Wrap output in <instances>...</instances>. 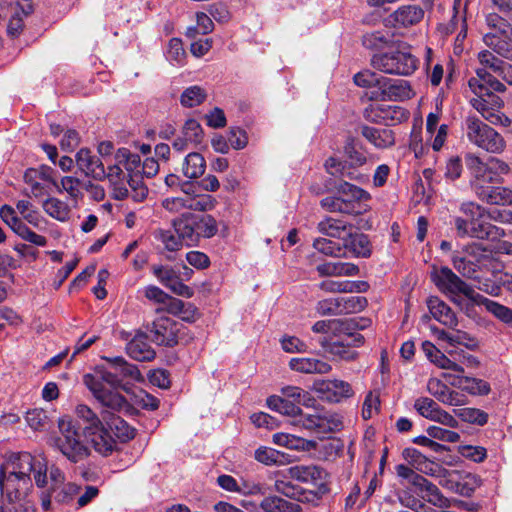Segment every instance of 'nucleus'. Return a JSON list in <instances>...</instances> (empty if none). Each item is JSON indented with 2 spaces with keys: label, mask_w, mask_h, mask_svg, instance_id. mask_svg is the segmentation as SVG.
I'll use <instances>...</instances> for the list:
<instances>
[{
  "label": "nucleus",
  "mask_w": 512,
  "mask_h": 512,
  "mask_svg": "<svg viewBox=\"0 0 512 512\" xmlns=\"http://www.w3.org/2000/svg\"><path fill=\"white\" fill-rule=\"evenodd\" d=\"M38 487L47 483V462L43 457L32 456L28 452L12 455L1 466L0 487L6 491L9 502L13 503L26 495L32 488L31 474Z\"/></svg>",
  "instance_id": "obj_1"
},
{
  "label": "nucleus",
  "mask_w": 512,
  "mask_h": 512,
  "mask_svg": "<svg viewBox=\"0 0 512 512\" xmlns=\"http://www.w3.org/2000/svg\"><path fill=\"white\" fill-rule=\"evenodd\" d=\"M104 423L86 436L93 449L107 457L118 450L120 443H126L135 437V429L116 414H102Z\"/></svg>",
  "instance_id": "obj_2"
},
{
  "label": "nucleus",
  "mask_w": 512,
  "mask_h": 512,
  "mask_svg": "<svg viewBox=\"0 0 512 512\" xmlns=\"http://www.w3.org/2000/svg\"><path fill=\"white\" fill-rule=\"evenodd\" d=\"M371 66L384 74L410 76L418 68L419 60L412 54L405 42H397L384 52L376 53L370 60Z\"/></svg>",
  "instance_id": "obj_3"
},
{
  "label": "nucleus",
  "mask_w": 512,
  "mask_h": 512,
  "mask_svg": "<svg viewBox=\"0 0 512 512\" xmlns=\"http://www.w3.org/2000/svg\"><path fill=\"white\" fill-rule=\"evenodd\" d=\"M345 160L330 157L325 161L327 173L341 179H350L359 183L364 182L366 176L357 169L367 163L366 152L361 143L353 138L347 139L344 148Z\"/></svg>",
  "instance_id": "obj_4"
},
{
  "label": "nucleus",
  "mask_w": 512,
  "mask_h": 512,
  "mask_svg": "<svg viewBox=\"0 0 512 512\" xmlns=\"http://www.w3.org/2000/svg\"><path fill=\"white\" fill-rule=\"evenodd\" d=\"M466 164L472 175L470 185L477 197L484 196L486 190L499 183L502 175L509 172L508 164L497 158L484 163L479 157L469 154L466 156Z\"/></svg>",
  "instance_id": "obj_5"
},
{
  "label": "nucleus",
  "mask_w": 512,
  "mask_h": 512,
  "mask_svg": "<svg viewBox=\"0 0 512 512\" xmlns=\"http://www.w3.org/2000/svg\"><path fill=\"white\" fill-rule=\"evenodd\" d=\"M59 435L53 440V447L71 463H79L90 456V448L85 443L80 427L69 418L58 421Z\"/></svg>",
  "instance_id": "obj_6"
},
{
  "label": "nucleus",
  "mask_w": 512,
  "mask_h": 512,
  "mask_svg": "<svg viewBox=\"0 0 512 512\" xmlns=\"http://www.w3.org/2000/svg\"><path fill=\"white\" fill-rule=\"evenodd\" d=\"M488 32L484 34L485 45L503 58L512 61V25L497 13L486 16Z\"/></svg>",
  "instance_id": "obj_7"
},
{
  "label": "nucleus",
  "mask_w": 512,
  "mask_h": 512,
  "mask_svg": "<svg viewBox=\"0 0 512 512\" xmlns=\"http://www.w3.org/2000/svg\"><path fill=\"white\" fill-rule=\"evenodd\" d=\"M465 134L470 143L489 153H502L506 147L503 136L475 115L466 117Z\"/></svg>",
  "instance_id": "obj_8"
},
{
  "label": "nucleus",
  "mask_w": 512,
  "mask_h": 512,
  "mask_svg": "<svg viewBox=\"0 0 512 512\" xmlns=\"http://www.w3.org/2000/svg\"><path fill=\"white\" fill-rule=\"evenodd\" d=\"M177 229L186 246H196L201 238L213 237L218 231V226L211 215L186 213L177 219Z\"/></svg>",
  "instance_id": "obj_9"
},
{
  "label": "nucleus",
  "mask_w": 512,
  "mask_h": 512,
  "mask_svg": "<svg viewBox=\"0 0 512 512\" xmlns=\"http://www.w3.org/2000/svg\"><path fill=\"white\" fill-rule=\"evenodd\" d=\"M292 424L300 426L312 433L325 437L343 428L342 417L323 407H314L311 413H302Z\"/></svg>",
  "instance_id": "obj_10"
},
{
  "label": "nucleus",
  "mask_w": 512,
  "mask_h": 512,
  "mask_svg": "<svg viewBox=\"0 0 512 512\" xmlns=\"http://www.w3.org/2000/svg\"><path fill=\"white\" fill-rule=\"evenodd\" d=\"M104 359L110 364L111 370L103 368L98 370L95 375H84L83 381L86 386L87 379L92 378L104 387L120 388L124 378L137 379L140 376L137 367L129 364L123 357H105Z\"/></svg>",
  "instance_id": "obj_11"
},
{
  "label": "nucleus",
  "mask_w": 512,
  "mask_h": 512,
  "mask_svg": "<svg viewBox=\"0 0 512 512\" xmlns=\"http://www.w3.org/2000/svg\"><path fill=\"white\" fill-rule=\"evenodd\" d=\"M340 337L342 338L337 341H322L321 346L324 351L331 356L333 361L351 362L356 360L359 354L353 348L364 344V336L350 330L348 333H342Z\"/></svg>",
  "instance_id": "obj_12"
},
{
  "label": "nucleus",
  "mask_w": 512,
  "mask_h": 512,
  "mask_svg": "<svg viewBox=\"0 0 512 512\" xmlns=\"http://www.w3.org/2000/svg\"><path fill=\"white\" fill-rule=\"evenodd\" d=\"M87 388L104 409L101 415L106 413L107 416H110L115 412H121L129 408V403L125 396L119 392V388L104 387L92 378L87 379Z\"/></svg>",
  "instance_id": "obj_13"
},
{
  "label": "nucleus",
  "mask_w": 512,
  "mask_h": 512,
  "mask_svg": "<svg viewBox=\"0 0 512 512\" xmlns=\"http://www.w3.org/2000/svg\"><path fill=\"white\" fill-rule=\"evenodd\" d=\"M431 279L440 291L449 293H462L466 298L476 300L479 294L466 282L461 280L450 268H433Z\"/></svg>",
  "instance_id": "obj_14"
},
{
  "label": "nucleus",
  "mask_w": 512,
  "mask_h": 512,
  "mask_svg": "<svg viewBox=\"0 0 512 512\" xmlns=\"http://www.w3.org/2000/svg\"><path fill=\"white\" fill-rule=\"evenodd\" d=\"M184 329L182 323L169 317H160L152 323L149 333L157 345L173 347L182 339Z\"/></svg>",
  "instance_id": "obj_15"
},
{
  "label": "nucleus",
  "mask_w": 512,
  "mask_h": 512,
  "mask_svg": "<svg viewBox=\"0 0 512 512\" xmlns=\"http://www.w3.org/2000/svg\"><path fill=\"white\" fill-rule=\"evenodd\" d=\"M485 250L478 244L466 245L462 252H456L452 257L454 268L466 278H477V271L483 258Z\"/></svg>",
  "instance_id": "obj_16"
},
{
  "label": "nucleus",
  "mask_w": 512,
  "mask_h": 512,
  "mask_svg": "<svg viewBox=\"0 0 512 512\" xmlns=\"http://www.w3.org/2000/svg\"><path fill=\"white\" fill-rule=\"evenodd\" d=\"M477 77H472L468 85L475 95H487L493 106H502V100L493 92H503L505 85L488 73L485 69L476 71Z\"/></svg>",
  "instance_id": "obj_17"
},
{
  "label": "nucleus",
  "mask_w": 512,
  "mask_h": 512,
  "mask_svg": "<svg viewBox=\"0 0 512 512\" xmlns=\"http://www.w3.org/2000/svg\"><path fill=\"white\" fill-rule=\"evenodd\" d=\"M414 409L424 418L438 422L450 428L459 426L458 420L443 410L435 400L429 397H419L414 402Z\"/></svg>",
  "instance_id": "obj_18"
},
{
  "label": "nucleus",
  "mask_w": 512,
  "mask_h": 512,
  "mask_svg": "<svg viewBox=\"0 0 512 512\" xmlns=\"http://www.w3.org/2000/svg\"><path fill=\"white\" fill-rule=\"evenodd\" d=\"M414 96V91L408 81L383 77L379 91L374 92L373 99L382 101H405Z\"/></svg>",
  "instance_id": "obj_19"
},
{
  "label": "nucleus",
  "mask_w": 512,
  "mask_h": 512,
  "mask_svg": "<svg viewBox=\"0 0 512 512\" xmlns=\"http://www.w3.org/2000/svg\"><path fill=\"white\" fill-rule=\"evenodd\" d=\"M284 475L301 483L322 485L328 473L317 465H295L284 470Z\"/></svg>",
  "instance_id": "obj_20"
},
{
  "label": "nucleus",
  "mask_w": 512,
  "mask_h": 512,
  "mask_svg": "<svg viewBox=\"0 0 512 512\" xmlns=\"http://www.w3.org/2000/svg\"><path fill=\"white\" fill-rule=\"evenodd\" d=\"M442 377L451 386L471 395H487L490 392L489 383L482 379L465 376L464 374H452V372H444Z\"/></svg>",
  "instance_id": "obj_21"
},
{
  "label": "nucleus",
  "mask_w": 512,
  "mask_h": 512,
  "mask_svg": "<svg viewBox=\"0 0 512 512\" xmlns=\"http://www.w3.org/2000/svg\"><path fill=\"white\" fill-rule=\"evenodd\" d=\"M163 207L171 212H181L184 209L194 211H205L212 207L210 196L191 197L181 196L167 198L163 201Z\"/></svg>",
  "instance_id": "obj_22"
},
{
  "label": "nucleus",
  "mask_w": 512,
  "mask_h": 512,
  "mask_svg": "<svg viewBox=\"0 0 512 512\" xmlns=\"http://www.w3.org/2000/svg\"><path fill=\"white\" fill-rule=\"evenodd\" d=\"M76 165L86 175L95 180L105 179V168L102 161L87 148L80 149L76 154Z\"/></svg>",
  "instance_id": "obj_23"
},
{
  "label": "nucleus",
  "mask_w": 512,
  "mask_h": 512,
  "mask_svg": "<svg viewBox=\"0 0 512 512\" xmlns=\"http://www.w3.org/2000/svg\"><path fill=\"white\" fill-rule=\"evenodd\" d=\"M342 247L344 257H346L347 252L355 257L362 258H368L372 253V246L368 236L355 231L353 227H351V230H349L344 238Z\"/></svg>",
  "instance_id": "obj_24"
},
{
  "label": "nucleus",
  "mask_w": 512,
  "mask_h": 512,
  "mask_svg": "<svg viewBox=\"0 0 512 512\" xmlns=\"http://www.w3.org/2000/svg\"><path fill=\"white\" fill-rule=\"evenodd\" d=\"M415 486L419 488L422 499L429 504L440 509L452 507V500L445 497L440 489L425 477H416Z\"/></svg>",
  "instance_id": "obj_25"
},
{
  "label": "nucleus",
  "mask_w": 512,
  "mask_h": 512,
  "mask_svg": "<svg viewBox=\"0 0 512 512\" xmlns=\"http://www.w3.org/2000/svg\"><path fill=\"white\" fill-rule=\"evenodd\" d=\"M424 17V10L418 5H404L390 14L395 27H409L418 24Z\"/></svg>",
  "instance_id": "obj_26"
},
{
  "label": "nucleus",
  "mask_w": 512,
  "mask_h": 512,
  "mask_svg": "<svg viewBox=\"0 0 512 512\" xmlns=\"http://www.w3.org/2000/svg\"><path fill=\"white\" fill-rule=\"evenodd\" d=\"M291 370L304 374H328L332 366L321 359L313 357H296L289 361Z\"/></svg>",
  "instance_id": "obj_27"
},
{
  "label": "nucleus",
  "mask_w": 512,
  "mask_h": 512,
  "mask_svg": "<svg viewBox=\"0 0 512 512\" xmlns=\"http://www.w3.org/2000/svg\"><path fill=\"white\" fill-rule=\"evenodd\" d=\"M336 189L340 198L344 199L345 202L349 201L348 203L353 209V214L361 213L360 203L370 198V194L367 191L347 181L340 182Z\"/></svg>",
  "instance_id": "obj_28"
},
{
  "label": "nucleus",
  "mask_w": 512,
  "mask_h": 512,
  "mask_svg": "<svg viewBox=\"0 0 512 512\" xmlns=\"http://www.w3.org/2000/svg\"><path fill=\"white\" fill-rule=\"evenodd\" d=\"M427 306L432 316L441 324L454 329L458 325V319L452 309L438 297H430Z\"/></svg>",
  "instance_id": "obj_29"
},
{
  "label": "nucleus",
  "mask_w": 512,
  "mask_h": 512,
  "mask_svg": "<svg viewBox=\"0 0 512 512\" xmlns=\"http://www.w3.org/2000/svg\"><path fill=\"white\" fill-rule=\"evenodd\" d=\"M361 134L378 149H387L395 144L394 132L388 128L363 126Z\"/></svg>",
  "instance_id": "obj_30"
},
{
  "label": "nucleus",
  "mask_w": 512,
  "mask_h": 512,
  "mask_svg": "<svg viewBox=\"0 0 512 512\" xmlns=\"http://www.w3.org/2000/svg\"><path fill=\"white\" fill-rule=\"evenodd\" d=\"M126 351L128 355L137 361H151L155 358V351L143 334H137L127 344Z\"/></svg>",
  "instance_id": "obj_31"
},
{
  "label": "nucleus",
  "mask_w": 512,
  "mask_h": 512,
  "mask_svg": "<svg viewBox=\"0 0 512 512\" xmlns=\"http://www.w3.org/2000/svg\"><path fill=\"white\" fill-rule=\"evenodd\" d=\"M74 413L83 425L82 431L85 437L95 429L101 427L104 423V418L102 416L100 418V416L86 404L76 405Z\"/></svg>",
  "instance_id": "obj_32"
},
{
  "label": "nucleus",
  "mask_w": 512,
  "mask_h": 512,
  "mask_svg": "<svg viewBox=\"0 0 512 512\" xmlns=\"http://www.w3.org/2000/svg\"><path fill=\"white\" fill-rule=\"evenodd\" d=\"M121 164L108 166V170H105V179H108L113 187V196L117 200H123L129 197V190L125 182V175L120 167Z\"/></svg>",
  "instance_id": "obj_33"
},
{
  "label": "nucleus",
  "mask_w": 512,
  "mask_h": 512,
  "mask_svg": "<svg viewBox=\"0 0 512 512\" xmlns=\"http://www.w3.org/2000/svg\"><path fill=\"white\" fill-rule=\"evenodd\" d=\"M402 455L416 470L421 473L434 475L439 468L436 463L427 459L425 455L415 448H405Z\"/></svg>",
  "instance_id": "obj_34"
},
{
  "label": "nucleus",
  "mask_w": 512,
  "mask_h": 512,
  "mask_svg": "<svg viewBox=\"0 0 512 512\" xmlns=\"http://www.w3.org/2000/svg\"><path fill=\"white\" fill-rule=\"evenodd\" d=\"M320 276H356L359 274V267L353 263L346 262H326L316 267Z\"/></svg>",
  "instance_id": "obj_35"
},
{
  "label": "nucleus",
  "mask_w": 512,
  "mask_h": 512,
  "mask_svg": "<svg viewBox=\"0 0 512 512\" xmlns=\"http://www.w3.org/2000/svg\"><path fill=\"white\" fill-rule=\"evenodd\" d=\"M320 391L329 393L327 399L334 402H339L343 398H348L353 395L351 385L343 380L333 379L326 380L321 383Z\"/></svg>",
  "instance_id": "obj_36"
},
{
  "label": "nucleus",
  "mask_w": 512,
  "mask_h": 512,
  "mask_svg": "<svg viewBox=\"0 0 512 512\" xmlns=\"http://www.w3.org/2000/svg\"><path fill=\"white\" fill-rule=\"evenodd\" d=\"M448 360L453 362L455 367H444V370H450L452 374H464L466 368H476L479 366V360L463 350H451L448 352Z\"/></svg>",
  "instance_id": "obj_37"
},
{
  "label": "nucleus",
  "mask_w": 512,
  "mask_h": 512,
  "mask_svg": "<svg viewBox=\"0 0 512 512\" xmlns=\"http://www.w3.org/2000/svg\"><path fill=\"white\" fill-rule=\"evenodd\" d=\"M369 285L363 281H334L326 280L320 283V288L323 291L331 293H352V292H365Z\"/></svg>",
  "instance_id": "obj_38"
},
{
  "label": "nucleus",
  "mask_w": 512,
  "mask_h": 512,
  "mask_svg": "<svg viewBox=\"0 0 512 512\" xmlns=\"http://www.w3.org/2000/svg\"><path fill=\"white\" fill-rule=\"evenodd\" d=\"M206 169V161L198 152L189 153L182 163V173L188 179L201 177Z\"/></svg>",
  "instance_id": "obj_39"
},
{
  "label": "nucleus",
  "mask_w": 512,
  "mask_h": 512,
  "mask_svg": "<svg viewBox=\"0 0 512 512\" xmlns=\"http://www.w3.org/2000/svg\"><path fill=\"white\" fill-rule=\"evenodd\" d=\"M470 237L486 240H497L504 235V231L480 218L470 223Z\"/></svg>",
  "instance_id": "obj_40"
},
{
  "label": "nucleus",
  "mask_w": 512,
  "mask_h": 512,
  "mask_svg": "<svg viewBox=\"0 0 512 512\" xmlns=\"http://www.w3.org/2000/svg\"><path fill=\"white\" fill-rule=\"evenodd\" d=\"M267 405L271 410L292 417L293 420H296L303 413L296 403L277 395L268 397Z\"/></svg>",
  "instance_id": "obj_41"
},
{
  "label": "nucleus",
  "mask_w": 512,
  "mask_h": 512,
  "mask_svg": "<svg viewBox=\"0 0 512 512\" xmlns=\"http://www.w3.org/2000/svg\"><path fill=\"white\" fill-rule=\"evenodd\" d=\"M352 225H347L341 220L326 218L318 223V230L320 233L340 239L342 242L346 237Z\"/></svg>",
  "instance_id": "obj_42"
},
{
  "label": "nucleus",
  "mask_w": 512,
  "mask_h": 512,
  "mask_svg": "<svg viewBox=\"0 0 512 512\" xmlns=\"http://www.w3.org/2000/svg\"><path fill=\"white\" fill-rule=\"evenodd\" d=\"M42 208L51 218L60 222H65L70 218L69 205L56 197H49L43 201Z\"/></svg>",
  "instance_id": "obj_43"
},
{
  "label": "nucleus",
  "mask_w": 512,
  "mask_h": 512,
  "mask_svg": "<svg viewBox=\"0 0 512 512\" xmlns=\"http://www.w3.org/2000/svg\"><path fill=\"white\" fill-rule=\"evenodd\" d=\"M255 459L266 465H284L289 462V456L283 452L275 450L270 447L261 446L255 450L254 454Z\"/></svg>",
  "instance_id": "obj_44"
},
{
  "label": "nucleus",
  "mask_w": 512,
  "mask_h": 512,
  "mask_svg": "<svg viewBox=\"0 0 512 512\" xmlns=\"http://www.w3.org/2000/svg\"><path fill=\"white\" fill-rule=\"evenodd\" d=\"M352 322H345L342 319L321 320L314 323L312 330L315 333H333L340 336L342 333H348L351 330Z\"/></svg>",
  "instance_id": "obj_45"
},
{
  "label": "nucleus",
  "mask_w": 512,
  "mask_h": 512,
  "mask_svg": "<svg viewBox=\"0 0 512 512\" xmlns=\"http://www.w3.org/2000/svg\"><path fill=\"white\" fill-rule=\"evenodd\" d=\"M478 199L491 205H510L512 204V190L505 187L491 186L484 192V196H479Z\"/></svg>",
  "instance_id": "obj_46"
},
{
  "label": "nucleus",
  "mask_w": 512,
  "mask_h": 512,
  "mask_svg": "<svg viewBox=\"0 0 512 512\" xmlns=\"http://www.w3.org/2000/svg\"><path fill=\"white\" fill-rule=\"evenodd\" d=\"M115 159L119 164H122L128 175L140 174L142 161L138 154L132 153L127 148H119L115 154Z\"/></svg>",
  "instance_id": "obj_47"
},
{
  "label": "nucleus",
  "mask_w": 512,
  "mask_h": 512,
  "mask_svg": "<svg viewBox=\"0 0 512 512\" xmlns=\"http://www.w3.org/2000/svg\"><path fill=\"white\" fill-rule=\"evenodd\" d=\"M207 91L198 85L186 88L181 96L180 103L182 106L192 108L201 105L207 98Z\"/></svg>",
  "instance_id": "obj_48"
},
{
  "label": "nucleus",
  "mask_w": 512,
  "mask_h": 512,
  "mask_svg": "<svg viewBox=\"0 0 512 512\" xmlns=\"http://www.w3.org/2000/svg\"><path fill=\"white\" fill-rule=\"evenodd\" d=\"M260 508L264 512H286L297 511L300 505L286 501L278 496H268L261 501Z\"/></svg>",
  "instance_id": "obj_49"
},
{
  "label": "nucleus",
  "mask_w": 512,
  "mask_h": 512,
  "mask_svg": "<svg viewBox=\"0 0 512 512\" xmlns=\"http://www.w3.org/2000/svg\"><path fill=\"white\" fill-rule=\"evenodd\" d=\"M455 415L469 424L483 426L488 422V414L478 408L464 407L454 410Z\"/></svg>",
  "instance_id": "obj_50"
},
{
  "label": "nucleus",
  "mask_w": 512,
  "mask_h": 512,
  "mask_svg": "<svg viewBox=\"0 0 512 512\" xmlns=\"http://www.w3.org/2000/svg\"><path fill=\"white\" fill-rule=\"evenodd\" d=\"M278 478L275 481V490L292 499H298L302 494L303 490L300 486L293 484L290 481V477L284 475V471L279 472Z\"/></svg>",
  "instance_id": "obj_51"
},
{
  "label": "nucleus",
  "mask_w": 512,
  "mask_h": 512,
  "mask_svg": "<svg viewBox=\"0 0 512 512\" xmlns=\"http://www.w3.org/2000/svg\"><path fill=\"white\" fill-rule=\"evenodd\" d=\"M283 398L288 399L298 406L302 404L306 407H312L315 400L307 391L296 386H286L281 390Z\"/></svg>",
  "instance_id": "obj_52"
},
{
  "label": "nucleus",
  "mask_w": 512,
  "mask_h": 512,
  "mask_svg": "<svg viewBox=\"0 0 512 512\" xmlns=\"http://www.w3.org/2000/svg\"><path fill=\"white\" fill-rule=\"evenodd\" d=\"M127 188L129 190V196L135 202H142L148 196V188L143 182V178L139 173L128 175Z\"/></svg>",
  "instance_id": "obj_53"
},
{
  "label": "nucleus",
  "mask_w": 512,
  "mask_h": 512,
  "mask_svg": "<svg viewBox=\"0 0 512 512\" xmlns=\"http://www.w3.org/2000/svg\"><path fill=\"white\" fill-rule=\"evenodd\" d=\"M160 240L169 251H177L185 245V240L177 229V219L173 221V230L161 231Z\"/></svg>",
  "instance_id": "obj_54"
},
{
  "label": "nucleus",
  "mask_w": 512,
  "mask_h": 512,
  "mask_svg": "<svg viewBox=\"0 0 512 512\" xmlns=\"http://www.w3.org/2000/svg\"><path fill=\"white\" fill-rule=\"evenodd\" d=\"M340 299V312L342 314H353L363 311L368 301L363 296H346L339 297Z\"/></svg>",
  "instance_id": "obj_55"
},
{
  "label": "nucleus",
  "mask_w": 512,
  "mask_h": 512,
  "mask_svg": "<svg viewBox=\"0 0 512 512\" xmlns=\"http://www.w3.org/2000/svg\"><path fill=\"white\" fill-rule=\"evenodd\" d=\"M422 349L428 359L441 369L444 367H454L453 362L448 360V356L443 354L433 343L425 341L422 344Z\"/></svg>",
  "instance_id": "obj_56"
},
{
  "label": "nucleus",
  "mask_w": 512,
  "mask_h": 512,
  "mask_svg": "<svg viewBox=\"0 0 512 512\" xmlns=\"http://www.w3.org/2000/svg\"><path fill=\"white\" fill-rule=\"evenodd\" d=\"M313 247L320 253L331 257H344L342 243L327 238H317L313 241Z\"/></svg>",
  "instance_id": "obj_57"
},
{
  "label": "nucleus",
  "mask_w": 512,
  "mask_h": 512,
  "mask_svg": "<svg viewBox=\"0 0 512 512\" xmlns=\"http://www.w3.org/2000/svg\"><path fill=\"white\" fill-rule=\"evenodd\" d=\"M81 181L78 178L72 176H65L61 179L60 183L55 186L57 192H66L71 199L77 201L82 197L81 192Z\"/></svg>",
  "instance_id": "obj_58"
},
{
  "label": "nucleus",
  "mask_w": 512,
  "mask_h": 512,
  "mask_svg": "<svg viewBox=\"0 0 512 512\" xmlns=\"http://www.w3.org/2000/svg\"><path fill=\"white\" fill-rule=\"evenodd\" d=\"M384 76L377 74L371 70H363L356 73L353 77L354 83L363 88L377 87L379 91L381 87V80Z\"/></svg>",
  "instance_id": "obj_59"
},
{
  "label": "nucleus",
  "mask_w": 512,
  "mask_h": 512,
  "mask_svg": "<svg viewBox=\"0 0 512 512\" xmlns=\"http://www.w3.org/2000/svg\"><path fill=\"white\" fill-rule=\"evenodd\" d=\"M0 217L17 235H19L26 226V224L17 217L15 209L10 205L5 204L0 208Z\"/></svg>",
  "instance_id": "obj_60"
},
{
  "label": "nucleus",
  "mask_w": 512,
  "mask_h": 512,
  "mask_svg": "<svg viewBox=\"0 0 512 512\" xmlns=\"http://www.w3.org/2000/svg\"><path fill=\"white\" fill-rule=\"evenodd\" d=\"M348 201L340 198V196H328L320 201L322 208L329 212H339L344 214H353V209L349 206Z\"/></svg>",
  "instance_id": "obj_61"
},
{
  "label": "nucleus",
  "mask_w": 512,
  "mask_h": 512,
  "mask_svg": "<svg viewBox=\"0 0 512 512\" xmlns=\"http://www.w3.org/2000/svg\"><path fill=\"white\" fill-rule=\"evenodd\" d=\"M182 134L186 137V140L190 141L192 145L201 143L203 139V130L201 125L194 119H189L185 122Z\"/></svg>",
  "instance_id": "obj_62"
},
{
  "label": "nucleus",
  "mask_w": 512,
  "mask_h": 512,
  "mask_svg": "<svg viewBox=\"0 0 512 512\" xmlns=\"http://www.w3.org/2000/svg\"><path fill=\"white\" fill-rule=\"evenodd\" d=\"M185 56L182 41L178 38H172L168 43L167 59L173 64L182 65Z\"/></svg>",
  "instance_id": "obj_63"
},
{
  "label": "nucleus",
  "mask_w": 512,
  "mask_h": 512,
  "mask_svg": "<svg viewBox=\"0 0 512 512\" xmlns=\"http://www.w3.org/2000/svg\"><path fill=\"white\" fill-rule=\"evenodd\" d=\"M427 434L433 438L444 442L456 443L460 440L458 432L444 429L439 426H430L427 428Z\"/></svg>",
  "instance_id": "obj_64"
}]
</instances>
